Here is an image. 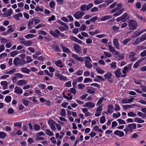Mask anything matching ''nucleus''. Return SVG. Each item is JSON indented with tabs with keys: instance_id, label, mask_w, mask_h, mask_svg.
Segmentation results:
<instances>
[{
	"instance_id": "31",
	"label": "nucleus",
	"mask_w": 146,
	"mask_h": 146,
	"mask_svg": "<svg viewBox=\"0 0 146 146\" xmlns=\"http://www.w3.org/2000/svg\"><path fill=\"white\" fill-rule=\"evenodd\" d=\"M58 22L59 23L64 26L66 29H67L68 28V26L65 23L63 22L60 20L58 21Z\"/></svg>"
},
{
	"instance_id": "21",
	"label": "nucleus",
	"mask_w": 146,
	"mask_h": 146,
	"mask_svg": "<svg viewBox=\"0 0 146 146\" xmlns=\"http://www.w3.org/2000/svg\"><path fill=\"white\" fill-rule=\"evenodd\" d=\"M45 133L47 135L50 136L53 135H54L53 132L50 131L49 129H46L45 131Z\"/></svg>"
},
{
	"instance_id": "55",
	"label": "nucleus",
	"mask_w": 146,
	"mask_h": 146,
	"mask_svg": "<svg viewBox=\"0 0 146 146\" xmlns=\"http://www.w3.org/2000/svg\"><path fill=\"white\" fill-rule=\"evenodd\" d=\"M15 75L16 77L22 78L23 76V75L20 73H16Z\"/></svg>"
},
{
	"instance_id": "47",
	"label": "nucleus",
	"mask_w": 146,
	"mask_h": 146,
	"mask_svg": "<svg viewBox=\"0 0 146 146\" xmlns=\"http://www.w3.org/2000/svg\"><path fill=\"white\" fill-rule=\"evenodd\" d=\"M128 115L129 117H134L136 116V115L132 112H129L128 114Z\"/></svg>"
},
{
	"instance_id": "38",
	"label": "nucleus",
	"mask_w": 146,
	"mask_h": 146,
	"mask_svg": "<svg viewBox=\"0 0 146 146\" xmlns=\"http://www.w3.org/2000/svg\"><path fill=\"white\" fill-rule=\"evenodd\" d=\"M106 121L105 118L104 116H102L100 118V122L101 123H103Z\"/></svg>"
},
{
	"instance_id": "11",
	"label": "nucleus",
	"mask_w": 146,
	"mask_h": 146,
	"mask_svg": "<svg viewBox=\"0 0 146 146\" xmlns=\"http://www.w3.org/2000/svg\"><path fill=\"white\" fill-rule=\"evenodd\" d=\"M27 84V81L24 80H19L17 84L19 86H22L23 85L26 84Z\"/></svg>"
},
{
	"instance_id": "60",
	"label": "nucleus",
	"mask_w": 146,
	"mask_h": 146,
	"mask_svg": "<svg viewBox=\"0 0 146 146\" xmlns=\"http://www.w3.org/2000/svg\"><path fill=\"white\" fill-rule=\"evenodd\" d=\"M27 62L29 63L33 61V60L31 59V57L30 56H28L27 57Z\"/></svg>"
},
{
	"instance_id": "12",
	"label": "nucleus",
	"mask_w": 146,
	"mask_h": 146,
	"mask_svg": "<svg viewBox=\"0 0 146 146\" xmlns=\"http://www.w3.org/2000/svg\"><path fill=\"white\" fill-rule=\"evenodd\" d=\"M60 46L62 48L63 51L64 52H65L66 53L70 52H71V51L68 48L66 47L65 46H64L62 44H60Z\"/></svg>"
},
{
	"instance_id": "40",
	"label": "nucleus",
	"mask_w": 146,
	"mask_h": 146,
	"mask_svg": "<svg viewBox=\"0 0 146 146\" xmlns=\"http://www.w3.org/2000/svg\"><path fill=\"white\" fill-rule=\"evenodd\" d=\"M33 21H30L29 22L28 26L29 29H31L32 28L31 25H33Z\"/></svg>"
},
{
	"instance_id": "39",
	"label": "nucleus",
	"mask_w": 146,
	"mask_h": 146,
	"mask_svg": "<svg viewBox=\"0 0 146 146\" xmlns=\"http://www.w3.org/2000/svg\"><path fill=\"white\" fill-rule=\"evenodd\" d=\"M84 60L86 62H89L90 61H91L92 60L88 56H85L84 57Z\"/></svg>"
},
{
	"instance_id": "52",
	"label": "nucleus",
	"mask_w": 146,
	"mask_h": 146,
	"mask_svg": "<svg viewBox=\"0 0 146 146\" xmlns=\"http://www.w3.org/2000/svg\"><path fill=\"white\" fill-rule=\"evenodd\" d=\"M35 11H40L41 12H43V9L42 8H40L39 6H37L35 9Z\"/></svg>"
},
{
	"instance_id": "10",
	"label": "nucleus",
	"mask_w": 146,
	"mask_h": 146,
	"mask_svg": "<svg viewBox=\"0 0 146 146\" xmlns=\"http://www.w3.org/2000/svg\"><path fill=\"white\" fill-rule=\"evenodd\" d=\"M15 92L17 94H21L23 93V91L21 88L17 87L15 88Z\"/></svg>"
},
{
	"instance_id": "19",
	"label": "nucleus",
	"mask_w": 146,
	"mask_h": 146,
	"mask_svg": "<svg viewBox=\"0 0 146 146\" xmlns=\"http://www.w3.org/2000/svg\"><path fill=\"white\" fill-rule=\"evenodd\" d=\"M51 47L54 50L57 52L60 51V49L57 45L55 44L51 46Z\"/></svg>"
},
{
	"instance_id": "45",
	"label": "nucleus",
	"mask_w": 146,
	"mask_h": 146,
	"mask_svg": "<svg viewBox=\"0 0 146 146\" xmlns=\"http://www.w3.org/2000/svg\"><path fill=\"white\" fill-rule=\"evenodd\" d=\"M86 26L85 25H82L80 28V31H85L86 29Z\"/></svg>"
},
{
	"instance_id": "53",
	"label": "nucleus",
	"mask_w": 146,
	"mask_h": 146,
	"mask_svg": "<svg viewBox=\"0 0 146 146\" xmlns=\"http://www.w3.org/2000/svg\"><path fill=\"white\" fill-rule=\"evenodd\" d=\"M123 107L124 109H126L128 108H132L133 105H123Z\"/></svg>"
},
{
	"instance_id": "27",
	"label": "nucleus",
	"mask_w": 146,
	"mask_h": 146,
	"mask_svg": "<svg viewBox=\"0 0 146 146\" xmlns=\"http://www.w3.org/2000/svg\"><path fill=\"white\" fill-rule=\"evenodd\" d=\"M134 121L135 122L140 123H143L144 121V120H142L139 118L137 117H136L135 118Z\"/></svg>"
},
{
	"instance_id": "30",
	"label": "nucleus",
	"mask_w": 146,
	"mask_h": 146,
	"mask_svg": "<svg viewBox=\"0 0 146 146\" xmlns=\"http://www.w3.org/2000/svg\"><path fill=\"white\" fill-rule=\"evenodd\" d=\"M96 70L100 74H103L104 73V72L102 69L97 67L96 68Z\"/></svg>"
},
{
	"instance_id": "44",
	"label": "nucleus",
	"mask_w": 146,
	"mask_h": 146,
	"mask_svg": "<svg viewBox=\"0 0 146 146\" xmlns=\"http://www.w3.org/2000/svg\"><path fill=\"white\" fill-rule=\"evenodd\" d=\"M49 125L51 127L52 125L55 124V122L52 120H49L48 122Z\"/></svg>"
},
{
	"instance_id": "58",
	"label": "nucleus",
	"mask_w": 146,
	"mask_h": 146,
	"mask_svg": "<svg viewBox=\"0 0 146 146\" xmlns=\"http://www.w3.org/2000/svg\"><path fill=\"white\" fill-rule=\"evenodd\" d=\"M109 48L110 51L111 52H113L115 51V49L114 48V47L110 45L109 46Z\"/></svg>"
},
{
	"instance_id": "33",
	"label": "nucleus",
	"mask_w": 146,
	"mask_h": 146,
	"mask_svg": "<svg viewBox=\"0 0 146 146\" xmlns=\"http://www.w3.org/2000/svg\"><path fill=\"white\" fill-rule=\"evenodd\" d=\"M50 33L52 36L54 37H55L56 38H58L59 37L56 34L55 32L52 30L50 31Z\"/></svg>"
},
{
	"instance_id": "2",
	"label": "nucleus",
	"mask_w": 146,
	"mask_h": 146,
	"mask_svg": "<svg viewBox=\"0 0 146 146\" xmlns=\"http://www.w3.org/2000/svg\"><path fill=\"white\" fill-rule=\"evenodd\" d=\"M137 24L136 21L130 20L128 22V27L130 30H134L136 29Z\"/></svg>"
},
{
	"instance_id": "51",
	"label": "nucleus",
	"mask_w": 146,
	"mask_h": 146,
	"mask_svg": "<svg viewBox=\"0 0 146 146\" xmlns=\"http://www.w3.org/2000/svg\"><path fill=\"white\" fill-rule=\"evenodd\" d=\"M55 5V3L53 1L50 2L49 3V5L50 8H53Z\"/></svg>"
},
{
	"instance_id": "23",
	"label": "nucleus",
	"mask_w": 146,
	"mask_h": 146,
	"mask_svg": "<svg viewBox=\"0 0 146 146\" xmlns=\"http://www.w3.org/2000/svg\"><path fill=\"white\" fill-rule=\"evenodd\" d=\"M21 70L23 72L28 74L30 72V70L26 68H23L21 69Z\"/></svg>"
},
{
	"instance_id": "61",
	"label": "nucleus",
	"mask_w": 146,
	"mask_h": 146,
	"mask_svg": "<svg viewBox=\"0 0 146 146\" xmlns=\"http://www.w3.org/2000/svg\"><path fill=\"white\" fill-rule=\"evenodd\" d=\"M60 113L62 116H64L66 115V112L64 109H62L61 110Z\"/></svg>"
},
{
	"instance_id": "5",
	"label": "nucleus",
	"mask_w": 146,
	"mask_h": 146,
	"mask_svg": "<svg viewBox=\"0 0 146 146\" xmlns=\"http://www.w3.org/2000/svg\"><path fill=\"white\" fill-rule=\"evenodd\" d=\"M102 106H99L97 107L96 112L95 114V115L96 117L100 116L101 114V111L102 110Z\"/></svg>"
},
{
	"instance_id": "9",
	"label": "nucleus",
	"mask_w": 146,
	"mask_h": 146,
	"mask_svg": "<svg viewBox=\"0 0 146 146\" xmlns=\"http://www.w3.org/2000/svg\"><path fill=\"white\" fill-rule=\"evenodd\" d=\"M114 46L117 49H118L119 44L118 42V39L117 38H115L113 39V41Z\"/></svg>"
},
{
	"instance_id": "62",
	"label": "nucleus",
	"mask_w": 146,
	"mask_h": 146,
	"mask_svg": "<svg viewBox=\"0 0 146 146\" xmlns=\"http://www.w3.org/2000/svg\"><path fill=\"white\" fill-rule=\"evenodd\" d=\"M134 81L135 83L137 84L141 85L142 84L141 80H135Z\"/></svg>"
},
{
	"instance_id": "56",
	"label": "nucleus",
	"mask_w": 146,
	"mask_h": 146,
	"mask_svg": "<svg viewBox=\"0 0 146 146\" xmlns=\"http://www.w3.org/2000/svg\"><path fill=\"white\" fill-rule=\"evenodd\" d=\"M120 109V108L119 105L116 104L115 105V111H119Z\"/></svg>"
},
{
	"instance_id": "20",
	"label": "nucleus",
	"mask_w": 146,
	"mask_h": 146,
	"mask_svg": "<svg viewBox=\"0 0 146 146\" xmlns=\"http://www.w3.org/2000/svg\"><path fill=\"white\" fill-rule=\"evenodd\" d=\"M20 62L19 58H16L14 60L13 63L15 65H19Z\"/></svg>"
},
{
	"instance_id": "25",
	"label": "nucleus",
	"mask_w": 146,
	"mask_h": 146,
	"mask_svg": "<svg viewBox=\"0 0 146 146\" xmlns=\"http://www.w3.org/2000/svg\"><path fill=\"white\" fill-rule=\"evenodd\" d=\"M85 64L86 67L88 68H91L92 66V64L90 62H85Z\"/></svg>"
},
{
	"instance_id": "35",
	"label": "nucleus",
	"mask_w": 146,
	"mask_h": 146,
	"mask_svg": "<svg viewBox=\"0 0 146 146\" xmlns=\"http://www.w3.org/2000/svg\"><path fill=\"white\" fill-rule=\"evenodd\" d=\"M6 136V133L3 132H0V138H4Z\"/></svg>"
},
{
	"instance_id": "22",
	"label": "nucleus",
	"mask_w": 146,
	"mask_h": 146,
	"mask_svg": "<svg viewBox=\"0 0 146 146\" xmlns=\"http://www.w3.org/2000/svg\"><path fill=\"white\" fill-rule=\"evenodd\" d=\"M112 76V74L110 72H108L104 75V77L106 79L110 78Z\"/></svg>"
},
{
	"instance_id": "6",
	"label": "nucleus",
	"mask_w": 146,
	"mask_h": 146,
	"mask_svg": "<svg viewBox=\"0 0 146 146\" xmlns=\"http://www.w3.org/2000/svg\"><path fill=\"white\" fill-rule=\"evenodd\" d=\"M55 76L60 80H66L67 79V78L66 77L64 76L61 74L59 73L56 74Z\"/></svg>"
},
{
	"instance_id": "18",
	"label": "nucleus",
	"mask_w": 146,
	"mask_h": 146,
	"mask_svg": "<svg viewBox=\"0 0 146 146\" xmlns=\"http://www.w3.org/2000/svg\"><path fill=\"white\" fill-rule=\"evenodd\" d=\"M13 13V10L11 9H10L8 10L5 13V15L7 17L10 16Z\"/></svg>"
},
{
	"instance_id": "57",
	"label": "nucleus",
	"mask_w": 146,
	"mask_h": 146,
	"mask_svg": "<svg viewBox=\"0 0 146 146\" xmlns=\"http://www.w3.org/2000/svg\"><path fill=\"white\" fill-rule=\"evenodd\" d=\"M29 50L31 53H34L35 52V50L33 47H30L28 48Z\"/></svg>"
},
{
	"instance_id": "26",
	"label": "nucleus",
	"mask_w": 146,
	"mask_h": 146,
	"mask_svg": "<svg viewBox=\"0 0 146 146\" xmlns=\"http://www.w3.org/2000/svg\"><path fill=\"white\" fill-rule=\"evenodd\" d=\"M127 13H125L122 15L121 17L122 18V21L123 22H125L127 20L126 17L127 16Z\"/></svg>"
},
{
	"instance_id": "54",
	"label": "nucleus",
	"mask_w": 146,
	"mask_h": 146,
	"mask_svg": "<svg viewBox=\"0 0 146 146\" xmlns=\"http://www.w3.org/2000/svg\"><path fill=\"white\" fill-rule=\"evenodd\" d=\"M93 5L92 3H90L86 5V10H88L92 7Z\"/></svg>"
},
{
	"instance_id": "64",
	"label": "nucleus",
	"mask_w": 146,
	"mask_h": 146,
	"mask_svg": "<svg viewBox=\"0 0 146 146\" xmlns=\"http://www.w3.org/2000/svg\"><path fill=\"white\" fill-rule=\"evenodd\" d=\"M110 66L111 68L115 69L116 67V63L113 62L110 64Z\"/></svg>"
},
{
	"instance_id": "42",
	"label": "nucleus",
	"mask_w": 146,
	"mask_h": 146,
	"mask_svg": "<svg viewBox=\"0 0 146 146\" xmlns=\"http://www.w3.org/2000/svg\"><path fill=\"white\" fill-rule=\"evenodd\" d=\"M18 53V52L17 51H14L11 52L10 53L11 56L12 57H14Z\"/></svg>"
},
{
	"instance_id": "34",
	"label": "nucleus",
	"mask_w": 146,
	"mask_h": 146,
	"mask_svg": "<svg viewBox=\"0 0 146 146\" xmlns=\"http://www.w3.org/2000/svg\"><path fill=\"white\" fill-rule=\"evenodd\" d=\"M139 38L141 41L145 40L146 39V33L142 35Z\"/></svg>"
},
{
	"instance_id": "28",
	"label": "nucleus",
	"mask_w": 146,
	"mask_h": 146,
	"mask_svg": "<svg viewBox=\"0 0 146 146\" xmlns=\"http://www.w3.org/2000/svg\"><path fill=\"white\" fill-rule=\"evenodd\" d=\"M16 72V70L15 69H13L11 70L8 72H6V74H13L14 73Z\"/></svg>"
},
{
	"instance_id": "15",
	"label": "nucleus",
	"mask_w": 146,
	"mask_h": 146,
	"mask_svg": "<svg viewBox=\"0 0 146 146\" xmlns=\"http://www.w3.org/2000/svg\"><path fill=\"white\" fill-rule=\"evenodd\" d=\"M114 72L116 76L117 77H119L121 74L120 69H117Z\"/></svg>"
},
{
	"instance_id": "17",
	"label": "nucleus",
	"mask_w": 146,
	"mask_h": 146,
	"mask_svg": "<svg viewBox=\"0 0 146 146\" xmlns=\"http://www.w3.org/2000/svg\"><path fill=\"white\" fill-rule=\"evenodd\" d=\"M112 18V17L110 15H107L102 16L101 18V20L103 21Z\"/></svg>"
},
{
	"instance_id": "43",
	"label": "nucleus",
	"mask_w": 146,
	"mask_h": 146,
	"mask_svg": "<svg viewBox=\"0 0 146 146\" xmlns=\"http://www.w3.org/2000/svg\"><path fill=\"white\" fill-rule=\"evenodd\" d=\"M121 115L120 113L119 112H117V113H113V117L114 118H117L119 117Z\"/></svg>"
},
{
	"instance_id": "49",
	"label": "nucleus",
	"mask_w": 146,
	"mask_h": 146,
	"mask_svg": "<svg viewBox=\"0 0 146 146\" xmlns=\"http://www.w3.org/2000/svg\"><path fill=\"white\" fill-rule=\"evenodd\" d=\"M34 129L36 130H39L40 129V127L38 125L35 124L34 126Z\"/></svg>"
},
{
	"instance_id": "29",
	"label": "nucleus",
	"mask_w": 146,
	"mask_h": 146,
	"mask_svg": "<svg viewBox=\"0 0 146 146\" xmlns=\"http://www.w3.org/2000/svg\"><path fill=\"white\" fill-rule=\"evenodd\" d=\"M35 35L30 34L25 36V37L27 39H29L35 37Z\"/></svg>"
},
{
	"instance_id": "36",
	"label": "nucleus",
	"mask_w": 146,
	"mask_h": 146,
	"mask_svg": "<svg viewBox=\"0 0 146 146\" xmlns=\"http://www.w3.org/2000/svg\"><path fill=\"white\" fill-rule=\"evenodd\" d=\"M140 87L141 88V90H142V92H146V86L141 85L140 86Z\"/></svg>"
},
{
	"instance_id": "37",
	"label": "nucleus",
	"mask_w": 146,
	"mask_h": 146,
	"mask_svg": "<svg viewBox=\"0 0 146 146\" xmlns=\"http://www.w3.org/2000/svg\"><path fill=\"white\" fill-rule=\"evenodd\" d=\"M11 96H7L6 97L5 100L7 102L9 103L11 101Z\"/></svg>"
},
{
	"instance_id": "14",
	"label": "nucleus",
	"mask_w": 146,
	"mask_h": 146,
	"mask_svg": "<svg viewBox=\"0 0 146 146\" xmlns=\"http://www.w3.org/2000/svg\"><path fill=\"white\" fill-rule=\"evenodd\" d=\"M114 133L115 134L120 137H123L124 135V133L123 132L118 130L115 131Z\"/></svg>"
},
{
	"instance_id": "63",
	"label": "nucleus",
	"mask_w": 146,
	"mask_h": 146,
	"mask_svg": "<svg viewBox=\"0 0 146 146\" xmlns=\"http://www.w3.org/2000/svg\"><path fill=\"white\" fill-rule=\"evenodd\" d=\"M103 2V0H95L94 3L95 4H99Z\"/></svg>"
},
{
	"instance_id": "24",
	"label": "nucleus",
	"mask_w": 146,
	"mask_h": 146,
	"mask_svg": "<svg viewBox=\"0 0 146 146\" xmlns=\"http://www.w3.org/2000/svg\"><path fill=\"white\" fill-rule=\"evenodd\" d=\"M141 41L140 40L139 38H138L136 39L135 42H134L133 44L134 45H136L140 42Z\"/></svg>"
},
{
	"instance_id": "16",
	"label": "nucleus",
	"mask_w": 146,
	"mask_h": 146,
	"mask_svg": "<svg viewBox=\"0 0 146 146\" xmlns=\"http://www.w3.org/2000/svg\"><path fill=\"white\" fill-rule=\"evenodd\" d=\"M22 14L21 13H19L13 16V17L15 19L18 20L20 19L19 17H22Z\"/></svg>"
},
{
	"instance_id": "32",
	"label": "nucleus",
	"mask_w": 146,
	"mask_h": 146,
	"mask_svg": "<svg viewBox=\"0 0 146 146\" xmlns=\"http://www.w3.org/2000/svg\"><path fill=\"white\" fill-rule=\"evenodd\" d=\"M86 5H82L80 7V9L81 12L85 11L86 9Z\"/></svg>"
},
{
	"instance_id": "1",
	"label": "nucleus",
	"mask_w": 146,
	"mask_h": 146,
	"mask_svg": "<svg viewBox=\"0 0 146 146\" xmlns=\"http://www.w3.org/2000/svg\"><path fill=\"white\" fill-rule=\"evenodd\" d=\"M125 127V128L123 130L127 133L128 132H131L133 129H135L136 125L135 123H132L126 125Z\"/></svg>"
},
{
	"instance_id": "3",
	"label": "nucleus",
	"mask_w": 146,
	"mask_h": 146,
	"mask_svg": "<svg viewBox=\"0 0 146 146\" xmlns=\"http://www.w3.org/2000/svg\"><path fill=\"white\" fill-rule=\"evenodd\" d=\"M19 40L20 43L25 46H30L33 44L32 42L30 40H26L25 38H20Z\"/></svg>"
},
{
	"instance_id": "8",
	"label": "nucleus",
	"mask_w": 146,
	"mask_h": 146,
	"mask_svg": "<svg viewBox=\"0 0 146 146\" xmlns=\"http://www.w3.org/2000/svg\"><path fill=\"white\" fill-rule=\"evenodd\" d=\"M95 105L94 103L90 102L85 103L84 105V106L88 108H92L94 107Z\"/></svg>"
},
{
	"instance_id": "46",
	"label": "nucleus",
	"mask_w": 146,
	"mask_h": 146,
	"mask_svg": "<svg viewBox=\"0 0 146 146\" xmlns=\"http://www.w3.org/2000/svg\"><path fill=\"white\" fill-rule=\"evenodd\" d=\"M22 102L24 104L25 106H27L28 105L29 101L26 100L25 99H23L22 100Z\"/></svg>"
},
{
	"instance_id": "50",
	"label": "nucleus",
	"mask_w": 146,
	"mask_h": 146,
	"mask_svg": "<svg viewBox=\"0 0 146 146\" xmlns=\"http://www.w3.org/2000/svg\"><path fill=\"white\" fill-rule=\"evenodd\" d=\"M92 81V80L91 79L89 78H86L84 80V82L86 83L88 82H91Z\"/></svg>"
},
{
	"instance_id": "7",
	"label": "nucleus",
	"mask_w": 146,
	"mask_h": 146,
	"mask_svg": "<svg viewBox=\"0 0 146 146\" xmlns=\"http://www.w3.org/2000/svg\"><path fill=\"white\" fill-rule=\"evenodd\" d=\"M74 48L77 52H80L81 51V48L78 44H75L74 45Z\"/></svg>"
},
{
	"instance_id": "48",
	"label": "nucleus",
	"mask_w": 146,
	"mask_h": 146,
	"mask_svg": "<svg viewBox=\"0 0 146 146\" xmlns=\"http://www.w3.org/2000/svg\"><path fill=\"white\" fill-rule=\"evenodd\" d=\"M119 123L120 124H125V122L123 119H119L117 120Z\"/></svg>"
},
{
	"instance_id": "41",
	"label": "nucleus",
	"mask_w": 146,
	"mask_h": 146,
	"mask_svg": "<svg viewBox=\"0 0 146 146\" xmlns=\"http://www.w3.org/2000/svg\"><path fill=\"white\" fill-rule=\"evenodd\" d=\"M131 40V39L129 38H128L127 39H125L122 42V43L124 45H125L128 42L130 41Z\"/></svg>"
},
{
	"instance_id": "13",
	"label": "nucleus",
	"mask_w": 146,
	"mask_h": 146,
	"mask_svg": "<svg viewBox=\"0 0 146 146\" xmlns=\"http://www.w3.org/2000/svg\"><path fill=\"white\" fill-rule=\"evenodd\" d=\"M113 106L112 105H109L108 107V113H110L113 112Z\"/></svg>"
},
{
	"instance_id": "59",
	"label": "nucleus",
	"mask_w": 146,
	"mask_h": 146,
	"mask_svg": "<svg viewBox=\"0 0 146 146\" xmlns=\"http://www.w3.org/2000/svg\"><path fill=\"white\" fill-rule=\"evenodd\" d=\"M78 89H81L85 86V85L82 84H80L78 85Z\"/></svg>"
},
{
	"instance_id": "4",
	"label": "nucleus",
	"mask_w": 146,
	"mask_h": 146,
	"mask_svg": "<svg viewBox=\"0 0 146 146\" xmlns=\"http://www.w3.org/2000/svg\"><path fill=\"white\" fill-rule=\"evenodd\" d=\"M85 14L83 12L77 11L74 14L73 16L76 19H81Z\"/></svg>"
}]
</instances>
